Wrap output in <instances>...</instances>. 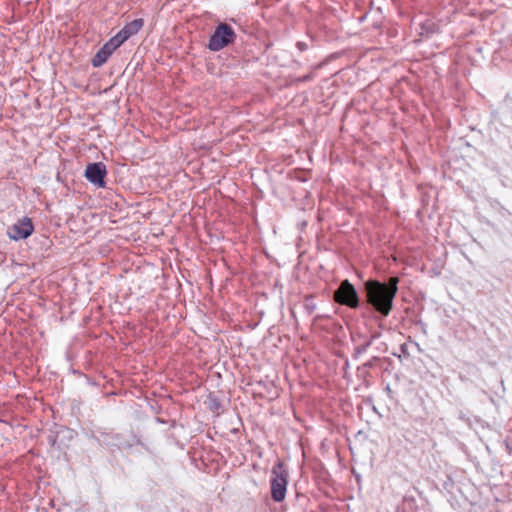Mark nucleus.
<instances>
[{
	"label": "nucleus",
	"instance_id": "obj_1",
	"mask_svg": "<svg viewBox=\"0 0 512 512\" xmlns=\"http://www.w3.org/2000/svg\"><path fill=\"white\" fill-rule=\"evenodd\" d=\"M398 277H390L386 283L370 279L364 283L366 301L383 317H387L398 292Z\"/></svg>",
	"mask_w": 512,
	"mask_h": 512
},
{
	"label": "nucleus",
	"instance_id": "obj_2",
	"mask_svg": "<svg viewBox=\"0 0 512 512\" xmlns=\"http://www.w3.org/2000/svg\"><path fill=\"white\" fill-rule=\"evenodd\" d=\"M271 473V497L275 502H281L286 496L289 478L288 469L281 460H278L274 464Z\"/></svg>",
	"mask_w": 512,
	"mask_h": 512
},
{
	"label": "nucleus",
	"instance_id": "obj_3",
	"mask_svg": "<svg viewBox=\"0 0 512 512\" xmlns=\"http://www.w3.org/2000/svg\"><path fill=\"white\" fill-rule=\"evenodd\" d=\"M235 39L234 29L227 23H219L209 38L207 48L210 51L217 52L234 43Z\"/></svg>",
	"mask_w": 512,
	"mask_h": 512
},
{
	"label": "nucleus",
	"instance_id": "obj_4",
	"mask_svg": "<svg viewBox=\"0 0 512 512\" xmlns=\"http://www.w3.org/2000/svg\"><path fill=\"white\" fill-rule=\"evenodd\" d=\"M334 301L340 305L356 309L360 305V299L357 290L349 280H343L334 292Z\"/></svg>",
	"mask_w": 512,
	"mask_h": 512
},
{
	"label": "nucleus",
	"instance_id": "obj_5",
	"mask_svg": "<svg viewBox=\"0 0 512 512\" xmlns=\"http://www.w3.org/2000/svg\"><path fill=\"white\" fill-rule=\"evenodd\" d=\"M34 231L32 220L24 216L8 228V235L13 240L28 238Z\"/></svg>",
	"mask_w": 512,
	"mask_h": 512
},
{
	"label": "nucleus",
	"instance_id": "obj_6",
	"mask_svg": "<svg viewBox=\"0 0 512 512\" xmlns=\"http://www.w3.org/2000/svg\"><path fill=\"white\" fill-rule=\"evenodd\" d=\"M106 166L102 162L89 163L85 170V177L97 187H105Z\"/></svg>",
	"mask_w": 512,
	"mask_h": 512
},
{
	"label": "nucleus",
	"instance_id": "obj_7",
	"mask_svg": "<svg viewBox=\"0 0 512 512\" xmlns=\"http://www.w3.org/2000/svg\"><path fill=\"white\" fill-rule=\"evenodd\" d=\"M144 25L143 19H134L133 21L127 23L117 34L116 36L124 43L130 37L136 35Z\"/></svg>",
	"mask_w": 512,
	"mask_h": 512
},
{
	"label": "nucleus",
	"instance_id": "obj_8",
	"mask_svg": "<svg viewBox=\"0 0 512 512\" xmlns=\"http://www.w3.org/2000/svg\"><path fill=\"white\" fill-rule=\"evenodd\" d=\"M110 55L106 53L102 48H100L97 53L94 55V57L91 60V64L93 67H101L104 63L107 62Z\"/></svg>",
	"mask_w": 512,
	"mask_h": 512
},
{
	"label": "nucleus",
	"instance_id": "obj_9",
	"mask_svg": "<svg viewBox=\"0 0 512 512\" xmlns=\"http://www.w3.org/2000/svg\"><path fill=\"white\" fill-rule=\"evenodd\" d=\"M123 43L119 38L115 35L108 42H106L101 48L108 53V55H112V53Z\"/></svg>",
	"mask_w": 512,
	"mask_h": 512
},
{
	"label": "nucleus",
	"instance_id": "obj_10",
	"mask_svg": "<svg viewBox=\"0 0 512 512\" xmlns=\"http://www.w3.org/2000/svg\"><path fill=\"white\" fill-rule=\"evenodd\" d=\"M304 308L309 315L316 310V304L313 302L312 296H307L304 302Z\"/></svg>",
	"mask_w": 512,
	"mask_h": 512
},
{
	"label": "nucleus",
	"instance_id": "obj_11",
	"mask_svg": "<svg viewBox=\"0 0 512 512\" xmlns=\"http://www.w3.org/2000/svg\"><path fill=\"white\" fill-rule=\"evenodd\" d=\"M370 345H371L370 341L366 342V343L362 344L361 346L357 347L356 352L357 353L365 352Z\"/></svg>",
	"mask_w": 512,
	"mask_h": 512
},
{
	"label": "nucleus",
	"instance_id": "obj_12",
	"mask_svg": "<svg viewBox=\"0 0 512 512\" xmlns=\"http://www.w3.org/2000/svg\"><path fill=\"white\" fill-rule=\"evenodd\" d=\"M297 48L300 50V51H305L308 49V45L305 43V42H302V41H298L297 44H296Z\"/></svg>",
	"mask_w": 512,
	"mask_h": 512
},
{
	"label": "nucleus",
	"instance_id": "obj_13",
	"mask_svg": "<svg viewBox=\"0 0 512 512\" xmlns=\"http://www.w3.org/2000/svg\"><path fill=\"white\" fill-rule=\"evenodd\" d=\"M311 79H312L311 74H308V75H305L303 77L298 78L297 81H299V82H306V81H310Z\"/></svg>",
	"mask_w": 512,
	"mask_h": 512
},
{
	"label": "nucleus",
	"instance_id": "obj_14",
	"mask_svg": "<svg viewBox=\"0 0 512 512\" xmlns=\"http://www.w3.org/2000/svg\"><path fill=\"white\" fill-rule=\"evenodd\" d=\"M219 406H220L219 402H218L216 399H214V400L212 401V403H211L210 408H211V409H218V407H219Z\"/></svg>",
	"mask_w": 512,
	"mask_h": 512
}]
</instances>
